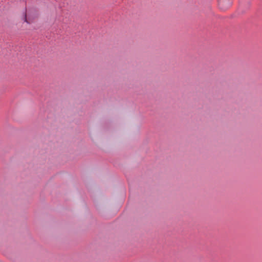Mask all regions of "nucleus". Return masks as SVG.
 <instances>
[{"instance_id": "f257e3e1", "label": "nucleus", "mask_w": 262, "mask_h": 262, "mask_svg": "<svg viewBox=\"0 0 262 262\" xmlns=\"http://www.w3.org/2000/svg\"><path fill=\"white\" fill-rule=\"evenodd\" d=\"M232 4V0H219L218 5L219 8L225 11L229 8Z\"/></svg>"}, {"instance_id": "f03ea898", "label": "nucleus", "mask_w": 262, "mask_h": 262, "mask_svg": "<svg viewBox=\"0 0 262 262\" xmlns=\"http://www.w3.org/2000/svg\"><path fill=\"white\" fill-rule=\"evenodd\" d=\"M25 21H26L27 23H30L27 20L26 14H25Z\"/></svg>"}]
</instances>
